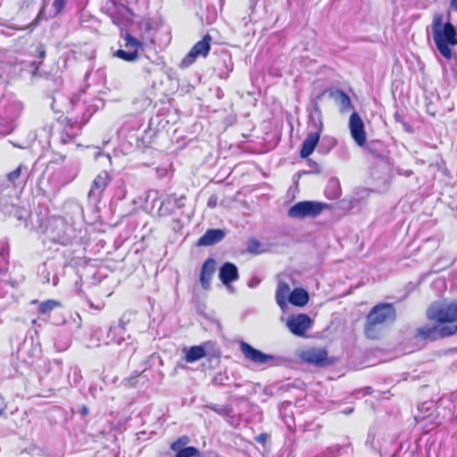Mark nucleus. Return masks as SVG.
<instances>
[{"instance_id": "obj_3", "label": "nucleus", "mask_w": 457, "mask_h": 457, "mask_svg": "<svg viewBox=\"0 0 457 457\" xmlns=\"http://www.w3.org/2000/svg\"><path fill=\"white\" fill-rule=\"evenodd\" d=\"M431 26L436 49L445 59H452L453 51L450 46H457L456 29L450 21L443 24V15L439 12L434 13Z\"/></svg>"}, {"instance_id": "obj_29", "label": "nucleus", "mask_w": 457, "mask_h": 457, "mask_svg": "<svg viewBox=\"0 0 457 457\" xmlns=\"http://www.w3.org/2000/svg\"><path fill=\"white\" fill-rule=\"evenodd\" d=\"M44 8H45V4H43L41 10L39 11L38 14L36 16V18L31 21L30 23V27H36L37 26L38 22H39V20H40V17L44 12Z\"/></svg>"}, {"instance_id": "obj_4", "label": "nucleus", "mask_w": 457, "mask_h": 457, "mask_svg": "<svg viewBox=\"0 0 457 457\" xmlns=\"http://www.w3.org/2000/svg\"><path fill=\"white\" fill-rule=\"evenodd\" d=\"M328 205L314 201H301L291 206L287 215L291 218L303 219L305 217H317Z\"/></svg>"}, {"instance_id": "obj_14", "label": "nucleus", "mask_w": 457, "mask_h": 457, "mask_svg": "<svg viewBox=\"0 0 457 457\" xmlns=\"http://www.w3.org/2000/svg\"><path fill=\"white\" fill-rule=\"evenodd\" d=\"M219 278L226 286L237 280L239 278L237 267L229 262L223 263L220 268Z\"/></svg>"}, {"instance_id": "obj_13", "label": "nucleus", "mask_w": 457, "mask_h": 457, "mask_svg": "<svg viewBox=\"0 0 457 457\" xmlns=\"http://www.w3.org/2000/svg\"><path fill=\"white\" fill-rule=\"evenodd\" d=\"M217 262L213 258L204 261L200 270V283L204 289L208 290L211 287L212 277L216 271Z\"/></svg>"}, {"instance_id": "obj_22", "label": "nucleus", "mask_w": 457, "mask_h": 457, "mask_svg": "<svg viewBox=\"0 0 457 457\" xmlns=\"http://www.w3.org/2000/svg\"><path fill=\"white\" fill-rule=\"evenodd\" d=\"M188 443L189 437L187 436H182L171 443L170 449L174 452H179V450L183 449V447Z\"/></svg>"}, {"instance_id": "obj_26", "label": "nucleus", "mask_w": 457, "mask_h": 457, "mask_svg": "<svg viewBox=\"0 0 457 457\" xmlns=\"http://www.w3.org/2000/svg\"><path fill=\"white\" fill-rule=\"evenodd\" d=\"M138 375L130 376L123 380V385L127 387H136L137 385Z\"/></svg>"}, {"instance_id": "obj_10", "label": "nucleus", "mask_w": 457, "mask_h": 457, "mask_svg": "<svg viewBox=\"0 0 457 457\" xmlns=\"http://www.w3.org/2000/svg\"><path fill=\"white\" fill-rule=\"evenodd\" d=\"M289 330L295 336L303 337L312 325L311 318L303 313L292 315L287 322Z\"/></svg>"}, {"instance_id": "obj_6", "label": "nucleus", "mask_w": 457, "mask_h": 457, "mask_svg": "<svg viewBox=\"0 0 457 457\" xmlns=\"http://www.w3.org/2000/svg\"><path fill=\"white\" fill-rule=\"evenodd\" d=\"M312 126L315 130L308 133L306 138L302 143L300 149L301 158H307L314 152L322 133L323 122L320 117L317 120H312Z\"/></svg>"}, {"instance_id": "obj_1", "label": "nucleus", "mask_w": 457, "mask_h": 457, "mask_svg": "<svg viewBox=\"0 0 457 457\" xmlns=\"http://www.w3.org/2000/svg\"><path fill=\"white\" fill-rule=\"evenodd\" d=\"M426 317L435 324L418 328L414 334L415 339L435 341L457 333V301L433 303L428 308Z\"/></svg>"}, {"instance_id": "obj_12", "label": "nucleus", "mask_w": 457, "mask_h": 457, "mask_svg": "<svg viewBox=\"0 0 457 457\" xmlns=\"http://www.w3.org/2000/svg\"><path fill=\"white\" fill-rule=\"evenodd\" d=\"M240 348L244 356L254 363L264 364L274 360L273 355L263 353L245 342L241 343Z\"/></svg>"}, {"instance_id": "obj_18", "label": "nucleus", "mask_w": 457, "mask_h": 457, "mask_svg": "<svg viewBox=\"0 0 457 457\" xmlns=\"http://www.w3.org/2000/svg\"><path fill=\"white\" fill-rule=\"evenodd\" d=\"M31 304H38L37 313L38 316H45L49 314L54 309L61 307V302L54 299H48L46 301L39 303L37 300H32Z\"/></svg>"}, {"instance_id": "obj_24", "label": "nucleus", "mask_w": 457, "mask_h": 457, "mask_svg": "<svg viewBox=\"0 0 457 457\" xmlns=\"http://www.w3.org/2000/svg\"><path fill=\"white\" fill-rule=\"evenodd\" d=\"M261 243L254 237L249 238L247 242L246 250L250 253L258 254L260 253Z\"/></svg>"}, {"instance_id": "obj_31", "label": "nucleus", "mask_w": 457, "mask_h": 457, "mask_svg": "<svg viewBox=\"0 0 457 457\" xmlns=\"http://www.w3.org/2000/svg\"><path fill=\"white\" fill-rule=\"evenodd\" d=\"M80 412H81V414H82L83 416H87V415L88 414V409H87V406H85V405H83V406L81 407V411H80Z\"/></svg>"}, {"instance_id": "obj_9", "label": "nucleus", "mask_w": 457, "mask_h": 457, "mask_svg": "<svg viewBox=\"0 0 457 457\" xmlns=\"http://www.w3.org/2000/svg\"><path fill=\"white\" fill-rule=\"evenodd\" d=\"M350 133L354 142L359 146H363L367 141V136L364 129V123L361 116L353 112L349 118Z\"/></svg>"}, {"instance_id": "obj_32", "label": "nucleus", "mask_w": 457, "mask_h": 457, "mask_svg": "<svg viewBox=\"0 0 457 457\" xmlns=\"http://www.w3.org/2000/svg\"><path fill=\"white\" fill-rule=\"evenodd\" d=\"M451 7L453 8L457 12V0L451 1Z\"/></svg>"}, {"instance_id": "obj_33", "label": "nucleus", "mask_w": 457, "mask_h": 457, "mask_svg": "<svg viewBox=\"0 0 457 457\" xmlns=\"http://www.w3.org/2000/svg\"><path fill=\"white\" fill-rule=\"evenodd\" d=\"M2 412H3V409L0 408V415L2 414Z\"/></svg>"}, {"instance_id": "obj_20", "label": "nucleus", "mask_w": 457, "mask_h": 457, "mask_svg": "<svg viewBox=\"0 0 457 457\" xmlns=\"http://www.w3.org/2000/svg\"><path fill=\"white\" fill-rule=\"evenodd\" d=\"M309 301V295L303 288L294 289L289 295V303L295 306H304Z\"/></svg>"}, {"instance_id": "obj_23", "label": "nucleus", "mask_w": 457, "mask_h": 457, "mask_svg": "<svg viewBox=\"0 0 457 457\" xmlns=\"http://www.w3.org/2000/svg\"><path fill=\"white\" fill-rule=\"evenodd\" d=\"M23 169L26 170V166H24L23 164H20L15 170L7 174V180L14 184L20 179Z\"/></svg>"}, {"instance_id": "obj_11", "label": "nucleus", "mask_w": 457, "mask_h": 457, "mask_svg": "<svg viewBox=\"0 0 457 457\" xmlns=\"http://www.w3.org/2000/svg\"><path fill=\"white\" fill-rule=\"evenodd\" d=\"M301 358L306 363L313 364L316 366H325L330 364L328 360V351L325 348H311L303 351Z\"/></svg>"}, {"instance_id": "obj_2", "label": "nucleus", "mask_w": 457, "mask_h": 457, "mask_svg": "<svg viewBox=\"0 0 457 457\" xmlns=\"http://www.w3.org/2000/svg\"><path fill=\"white\" fill-rule=\"evenodd\" d=\"M396 320L393 303H381L374 305L366 316L363 332L367 338L379 339L385 329Z\"/></svg>"}, {"instance_id": "obj_21", "label": "nucleus", "mask_w": 457, "mask_h": 457, "mask_svg": "<svg viewBox=\"0 0 457 457\" xmlns=\"http://www.w3.org/2000/svg\"><path fill=\"white\" fill-rule=\"evenodd\" d=\"M199 450L195 446H187L177 452L176 457H198Z\"/></svg>"}, {"instance_id": "obj_7", "label": "nucleus", "mask_w": 457, "mask_h": 457, "mask_svg": "<svg viewBox=\"0 0 457 457\" xmlns=\"http://www.w3.org/2000/svg\"><path fill=\"white\" fill-rule=\"evenodd\" d=\"M112 178L107 170H102L98 173L91 183L87 193L88 199H93L100 203L104 197V193L112 182Z\"/></svg>"}, {"instance_id": "obj_27", "label": "nucleus", "mask_w": 457, "mask_h": 457, "mask_svg": "<svg viewBox=\"0 0 457 457\" xmlns=\"http://www.w3.org/2000/svg\"><path fill=\"white\" fill-rule=\"evenodd\" d=\"M217 204H218V197L216 195H212L209 196L208 200H207V206L209 208H215L217 206Z\"/></svg>"}, {"instance_id": "obj_15", "label": "nucleus", "mask_w": 457, "mask_h": 457, "mask_svg": "<svg viewBox=\"0 0 457 457\" xmlns=\"http://www.w3.org/2000/svg\"><path fill=\"white\" fill-rule=\"evenodd\" d=\"M225 237V233L220 228H210L197 240L198 246L213 245L220 242Z\"/></svg>"}, {"instance_id": "obj_25", "label": "nucleus", "mask_w": 457, "mask_h": 457, "mask_svg": "<svg viewBox=\"0 0 457 457\" xmlns=\"http://www.w3.org/2000/svg\"><path fill=\"white\" fill-rule=\"evenodd\" d=\"M67 0H54L53 3V8L54 11V15H58L62 13L66 6Z\"/></svg>"}, {"instance_id": "obj_17", "label": "nucleus", "mask_w": 457, "mask_h": 457, "mask_svg": "<svg viewBox=\"0 0 457 457\" xmlns=\"http://www.w3.org/2000/svg\"><path fill=\"white\" fill-rule=\"evenodd\" d=\"M183 351L185 353L184 360L187 363L195 362L206 355L205 348L202 345H194L188 349L185 348Z\"/></svg>"}, {"instance_id": "obj_8", "label": "nucleus", "mask_w": 457, "mask_h": 457, "mask_svg": "<svg viewBox=\"0 0 457 457\" xmlns=\"http://www.w3.org/2000/svg\"><path fill=\"white\" fill-rule=\"evenodd\" d=\"M124 40L125 47L129 51L119 49L114 53V56L128 62H135L138 59V50L143 47V44L129 33L125 34Z\"/></svg>"}, {"instance_id": "obj_16", "label": "nucleus", "mask_w": 457, "mask_h": 457, "mask_svg": "<svg viewBox=\"0 0 457 457\" xmlns=\"http://www.w3.org/2000/svg\"><path fill=\"white\" fill-rule=\"evenodd\" d=\"M329 96L339 105L342 112H348L353 108L350 96L343 90L336 89L335 91L330 92Z\"/></svg>"}, {"instance_id": "obj_30", "label": "nucleus", "mask_w": 457, "mask_h": 457, "mask_svg": "<svg viewBox=\"0 0 457 457\" xmlns=\"http://www.w3.org/2000/svg\"><path fill=\"white\" fill-rule=\"evenodd\" d=\"M267 437L268 436L266 434L262 433L255 437V441L260 444H264L267 440Z\"/></svg>"}, {"instance_id": "obj_28", "label": "nucleus", "mask_w": 457, "mask_h": 457, "mask_svg": "<svg viewBox=\"0 0 457 457\" xmlns=\"http://www.w3.org/2000/svg\"><path fill=\"white\" fill-rule=\"evenodd\" d=\"M76 136H77V133L70 134L68 131H65V133H63L62 136V141L64 143L71 142L76 137Z\"/></svg>"}, {"instance_id": "obj_5", "label": "nucleus", "mask_w": 457, "mask_h": 457, "mask_svg": "<svg viewBox=\"0 0 457 457\" xmlns=\"http://www.w3.org/2000/svg\"><path fill=\"white\" fill-rule=\"evenodd\" d=\"M212 40V36L205 34L201 40L192 46L188 54L182 59L179 67L181 69L188 68L195 62L198 56L204 58L207 57L211 50Z\"/></svg>"}, {"instance_id": "obj_19", "label": "nucleus", "mask_w": 457, "mask_h": 457, "mask_svg": "<svg viewBox=\"0 0 457 457\" xmlns=\"http://www.w3.org/2000/svg\"><path fill=\"white\" fill-rule=\"evenodd\" d=\"M291 294L290 287L286 282H279L276 290L275 297L277 303L281 307L287 303V301H289V295Z\"/></svg>"}]
</instances>
